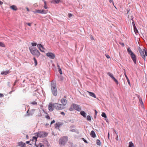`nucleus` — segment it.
I'll return each instance as SVG.
<instances>
[{"mask_svg":"<svg viewBox=\"0 0 147 147\" xmlns=\"http://www.w3.org/2000/svg\"><path fill=\"white\" fill-rule=\"evenodd\" d=\"M128 53L130 55V57L135 64H136V55L133 53L129 48H127Z\"/></svg>","mask_w":147,"mask_h":147,"instance_id":"1","label":"nucleus"},{"mask_svg":"<svg viewBox=\"0 0 147 147\" xmlns=\"http://www.w3.org/2000/svg\"><path fill=\"white\" fill-rule=\"evenodd\" d=\"M138 50L142 57L145 61L146 56H147V50L145 49L142 50L140 47L139 48Z\"/></svg>","mask_w":147,"mask_h":147,"instance_id":"2","label":"nucleus"},{"mask_svg":"<svg viewBox=\"0 0 147 147\" xmlns=\"http://www.w3.org/2000/svg\"><path fill=\"white\" fill-rule=\"evenodd\" d=\"M29 49L30 52L33 55L36 56L37 57H39L40 53L37 49H33L30 47H29Z\"/></svg>","mask_w":147,"mask_h":147,"instance_id":"3","label":"nucleus"},{"mask_svg":"<svg viewBox=\"0 0 147 147\" xmlns=\"http://www.w3.org/2000/svg\"><path fill=\"white\" fill-rule=\"evenodd\" d=\"M51 86L52 93L54 96H56L57 95V92L56 84L51 83Z\"/></svg>","mask_w":147,"mask_h":147,"instance_id":"4","label":"nucleus"},{"mask_svg":"<svg viewBox=\"0 0 147 147\" xmlns=\"http://www.w3.org/2000/svg\"><path fill=\"white\" fill-rule=\"evenodd\" d=\"M68 138L67 137L64 136L61 138L59 140V144L61 145H65L67 141Z\"/></svg>","mask_w":147,"mask_h":147,"instance_id":"5","label":"nucleus"},{"mask_svg":"<svg viewBox=\"0 0 147 147\" xmlns=\"http://www.w3.org/2000/svg\"><path fill=\"white\" fill-rule=\"evenodd\" d=\"M54 105H55V108L56 109L61 110L65 108L64 106L60 104L54 103Z\"/></svg>","mask_w":147,"mask_h":147,"instance_id":"6","label":"nucleus"},{"mask_svg":"<svg viewBox=\"0 0 147 147\" xmlns=\"http://www.w3.org/2000/svg\"><path fill=\"white\" fill-rule=\"evenodd\" d=\"M37 139V137L35 136L33 137L32 139L30 140L31 142L30 144V145H34L36 146Z\"/></svg>","mask_w":147,"mask_h":147,"instance_id":"7","label":"nucleus"},{"mask_svg":"<svg viewBox=\"0 0 147 147\" xmlns=\"http://www.w3.org/2000/svg\"><path fill=\"white\" fill-rule=\"evenodd\" d=\"M46 55L50 59H54L55 58V54L51 52H49L47 53Z\"/></svg>","mask_w":147,"mask_h":147,"instance_id":"8","label":"nucleus"},{"mask_svg":"<svg viewBox=\"0 0 147 147\" xmlns=\"http://www.w3.org/2000/svg\"><path fill=\"white\" fill-rule=\"evenodd\" d=\"M72 107H74V110H75L78 111H80L81 110V108L79 106L75 104H72Z\"/></svg>","mask_w":147,"mask_h":147,"instance_id":"9","label":"nucleus"},{"mask_svg":"<svg viewBox=\"0 0 147 147\" xmlns=\"http://www.w3.org/2000/svg\"><path fill=\"white\" fill-rule=\"evenodd\" d=\"M53 108H55V105L54 103H52V102H50L49 103L48 105V109L49 111H52L53 110Z\"/></svg>","mask_w":147,"mask_h":147,"instance_id":"10","label":"nucleus"},{"mask_svg":"<svg viewBox=\"0 0 147 147\" xmlns=\"http://www.w3.org/2000/svg\"><path fill=\"white\" fill-rule=\"evenodd\" d=\"M37 47L41 52H45V49L40 44H38L37 45Z\"/></svg>","mask_w":147,"mask_h":147,"instance_id":"11","label":"nucleus"},{"mask_svg":"<svg viewBox=\"0 0 147 147\" xmlns=\"http://www.w3.org/2000/svg\"><path fill=\"white\" fill-rule=\"evenodd\" d=\"M45 133L42 132H40L38 133L37 137H44L46 136V135H45Z\"/></svg>","mask_w":147,"mask_h":147,"instance_id":"12","label":"nucleus"},{"mask_svg":"<svg viewBox=\"0 0 147 147\" xmlns=\"http://www.w3.org/2000/svg\"><path fill=\"white\" fill-rule=\"evenodd\" d=\"M61 102L62 104V105L63 106H65L67 104V100L64 98H62L61 99Z\"/></svg>","mask_w":147,"mask_h":147,"instance_id":"13","label":"nucleus"},{"mask_svg":"<svg viewBox=\"0 0 147 147\" xmlns=\"http://www.w3.org/2000/svg\"><path fill=\"white\" fill-rule=\"evenodd\" d=\"M9 73V70H7L1 72V74L3 75H6Z\"/></svg>","mask_w":147,"mask_h":147,"instance_id":"14","label":"nucleus"},{"mask_svg":"<svg viewBox=\"0 0 147 147\" xmlns=\"http://www.w3.org/2000/svg\"><path fill=\"white\" fill-rule=\"evenodd\" d=\"M124 72H125V73H124V75H125V76L127 80V82H128V84L129 85H130V81H129V80L127 76L126 75V73H125V69H124Z\"/></svg>","mask_w":147,"mask_h":147,"instance_id":"15","label":"nucleus"},{"mask_svg":"<svg viewBox=\"0 0 147 147\" xmlns=\"http://www.w3.org/2000/svg\"><path fill=\"white\" fill-rule=\"evenodd\" d=\"M91 136L93 138H95L96 137V135L94 131H92L90 133Z\"/></svg>","mask_w":147,"mask_h":147,"instance_id":"16","label":"nucleus"},{"mask_svg":"<svg viewBox=\"0 0 147 147\" xmlns=\"http://www.w3.org/2000/svg\"><path fill=\"white\" fill-rule=\"evenodd\" d=\"M87 92L89 93V95L90 96H92L95 98H96V95L94 93L91 92H89L88 91H87Z\"/></svg>","mask_w":147,"mask_h":147,"instance_id":"17","label":"nucleus"},{"mask_svg":"<svg viewBox=\"0 0 147 147\" xmlns=\"http://www.w3.org/2000/svg\"><path fill=\"white\" fill-rule=\"evenodd\" d=\"M10 8L16 11L18 9L16 6L13 5L10 7Z\"/></svg>","mask_w":147,"mask_h":147,"instance_id":"18","label":"nucleus"},{"mask_svg":"<svg viewBox=\"0 0 147 147\" xmlns=\"http://www.w3.org/2000/svg\"><path fill=\"white\" fill-rule=\"evenodd\" d=\"M81 115L84 117H86V113L83 111H82L80 112Z\"/></svg>","mask_w":147,"mask_h":147,"instance_id":"19","label":"nucleus"},{"mask_svg":"<svg viewBox=\"0 0 147 147\" xmlns=\"http://www.w3.org/2000/svg\"><path fill=\"white\" fill-rule=\"evenodd\" d=\"M62 124L60 123H57L55 125V127H59L60 125H61Z\"/></svg>","mask_w":147,"mask_h":147,"instance_id":"20","label":"nucleus"},{"mask_svg":"<svg viewBox=\"0 0 147 147\" xmlns=\"http://www.w3.org/2000/svg\"><path fill=\"white\" fill-rule=\"evenodd\" d=\"M42 1L44 2V8L45 9H47L48 8V7L47 6V3L46 1L44 0H42Z\"/></svg>","mask_w":147,"mask_h":147,"instance_id":"21","label":"nucleus"},{"mask_svg":"<svg viewBox=\"0 0 147 147\" xmlns=\"http://www.w3.org/2000/svg\"><path fill=\"white\" fill-rule=\"evenodd\" d=\"M41 9H38L36 10L35 11H33V12L35 13H41Z\"/></svg>","mask_w":147,"mask_h":147,"instance_id":"22","label":"nucleus"},{"mask_svg":"<svg viewBox=\"0 0 147 147\" xmlns=\"http://www.w3.org/2000/svg\"><path fill=\"white\" fill-rule=\"evenodd\" d=\"M138 98L140 101V104H141V105L142 106L143 103L142 98L140 96L138 97Z\"/></svg>","mask_w":147,"mask_h":147,"instance_id":"23","label":"nucleus"},{"mask_svg":"<svg viewBox=\"0 0 147 147\" xmlns=\"http://www.w3.org/2000/svg\"><path fill=\"white\" fill-rule=\"evenodd\" d=\"M129 145L128 147H132L134 146V144L131 142H129Z\"/></svg>","mask_w":147,"mask_h":147,"instance_id":"24","label":"nucleus"},{"mask_svg":"<svg viewBox=\"0 0 147 147\" xmlns=\"http://www.w3.org/2000/svg\"><path fill=\"white\" fill-rule=\"evenodd\" d=\"M45 117L48 120L50 119L49 116L47 113H46V115H45Z\"/></svg>","mask_w":147,"mask_h":147,"instance_id":"25","label":"nucleus"},{"mask_svg":"<svg viewBox=\"0 0 147 147\" xmlns=\"http://www.w3.org/2000/svg\"><path fill=\"white\" fill-rule=\"evenodd\" d=\"M52 1L54 3H59L60 1V0H52Z\"/></svg>","mask_w":147,"mask_h":147,"instance_id":"26","label":"nucleus"},{"mask_svg":"<svg viewBox=\"0 0 147 147\" xmlns=\"http://www.w3.org/2000/svg\"><path fill=\"white\" fill-rule=\"evenodd\" d=\"M0 46L5 47V46L3 42H0Z\"/></svg>","mask_w":147,"mask_h":147,"instance_id":"27","label":"nucleus"},{"mask_svg":"<svg viewBox=\"0 0 147 147\" xmlns=\"http://www.w3.org/2000/svg\"><path fill=\"white\" fill-rule=\"evenodd\" d=\"M107 74L109 76L112 78H113V77H114L113 76V74L111 73L110 72H108L107 73Z\"/></svg>","mask_w":147,"mask_h":147,"instance_id":"28","label":"nucleus"},{"mask_svg":"<svg viewBox=\"0 0 147 147\" xmlns=\"http://www.w3.org/2000/svg\"><path fill=\"white\" fill-rule=\"evenodd\" d=\"M112 79L116 83V84H118V81L114 77H113V78Z\"/></svg>","mask_w":147,"mask_h":147,"instance_id":"29","label":"nucleus"},{"mask_svg":"<svg viewBox=\"0 0 147 147\" xmlns=\"http://www.w3.org/2000/svg\"><path fill=\"white\" fill-rule=\"evenodd\" d=\"M101 115L102 117H104L105 118H106L107 117L106 114L104 112L102 113Z\"/></svg>","mask_w":147,"mask_h":147,"instance_id":"30","label":"nucleus"},{"mask_svg":"<svg viewBox=\"0 0 147 147\" xmlns=\"http://www.w3.org/2000/svg\"><path fill=\"white\" fill-rule=\"evenodd\" d=\"M74 110V108L73 107H72V104L71 107L69 109V110L70 111H73Z\"/></svg>","mask_w":147,"mask_h":147,"instance_id":"31","label":"nucleus"},{"mask_svg":"<svg viewBox=\"0 0 147 147\" xmlns=\"http://www.w3.org/2000/svg\"><path fill=\"white\" fill-rule=\"evenodd\" d=\"M33 59H34V63H35V65L36 66V65H37V60H36V59L35 57H34L33 58Z\"/></svg>","mask_w":147,"mask_h":147,"instance_id":"32","label":"nucleus"},{"mask_svg":"<svg viewBox=\"0 0 147 147\" xmlns=\"http://www.w3.org/2000/svg\"><path fill=\"white\" fill-rule=\"evenodd\" d=\"M134 30L136 34H137L138 32V30L136 27H134Z\"/></svg>","mask_w":147,"mask_h":147,"instance_id":"33","label":"nucleus"},{"mask_svg":"<svg viewBox=\"0 0 147 147\" xmlns=\"http://www.w3.org/2000/svg\"><path fill=\"white\" fill-rule=\"evenodd\" d=\"M96 143L98 145H100V141L98 140H97L96 141Z\"/></svg>","mask_w":147,"mask_h":147,"instance_id":"34","label":"nucleus"},{"mask_svg":"<svg viewBox=\"0 0 147 147\" xmlns=\"http://www.w3.org/2000/svg\"><path fill=\"white\" fill-rule=\"evenodd\" d=\"M47 12L45 10L43 9L41 10V13L42 14H46L47 13Z\"/></svg>","mask_w":147,"mask_h":147,"instance_id":"35","label":"nucleus"},{"mask_svg":"<svg viewBox=\"0 0 147 147\" xmlns=\"http://www.w3.org/2000/svg\"><path fill=\"white\" fill-rule=\"evenodd\" d=\"M31 104L33 105H36L37 104V103L35 101H34L32 102H31Z\"/></svg>","mask_w":147,"mask_h":147,"instance_id":"36","label":"nucleus"},{"mask_svg":"<svg viewBox=\"0 0 147 147\" xmlns=\"http://www.w3.org/2000/svg\"><path fill=\"white\" fill-rule=\"evenodd\" d=\"M87 119L89 121H90L91 120V118L90 116L88 115L87 117Z\"/></svg>","mask_w":147,"mask_h":147,"instance_id":"37","label":"nucleus"},{"mask_svg":"<svg viewBox=\"0 0 147 147\" xmlns=\"http://www.w3.org/2000/svg\"><path fill=\"white\" fill-rule=\"evenodd\" d=\"M59 69V72L60 74H62V71H61V68H59V69Z\"/></svg>","mask_w":147,"mask_h":147,"instance_id":"38","label":"nucleus"},{"mask_svg":"<svg viewBox=\"0 0 147 147\" xmlns=\"http://www.w3.org/2000/svg\"><path fill=\"white\" fill-rule=\"evenodd\" d=\"M32 23H26V24L28 25L29 26H31V25Z\"/></svg>","mask_w":147,"mask_h":147,"instance_id":"39","label":"nucleus"},{"mask_svg":"<svg viewBox=\"0 0 147 147\" xmlns=\"http://www.w3.org/2000/svg\"><path fill=\"white\" fill-rule=\"evenodd\" d=\"M36 43H32V45L33 46H36Z\"/></svg>","mask_w":147,"mask_h":147,"instance_id":"40","label":"nucleus"},{"mask_svg":"<svg viewBox=\"0 0 147 147\" xmlns=\"http://www.w3.org/2000/svg\"><path fill=\"white\" fill-rule=\"evenodd\" d=\"M109 2L110 3H112L113 4V5H114V2L113 0H109Z\"/></svg>","mask_w":147,"mask_h":147,"instance_id":"41","label":"nucleus"},{"mask_svg":"<svg viewBox=\"0 0 147 147\" xmlns=\"http://www.w3.org/2000/svg\"><path fill=\"white\" fill-rule=\"evenodd\" d=\"M30 142H31V141H30V140L29 141H26V143L27 144H29L30 145Z\"/></svg>","mask_w":147,"mask_h":147,"instance_id":"42","label":"nucleus"},{"mask_svg":"<svg viewBox=\"0 0 147 147\" xmlns=\"http://www.w3.org/2000/svg\"><path fill=\"white\" fill-rule=\"evenodd\" d=\"M106 57L108 58V59H109V58H110V57L108 55H106Z\"/></svg>","mask_w":147,"mask_h":147,"instance_id":"43","label":"nucleus"},{"mask_svg":"<svg viewBox=\"0 0 147 147\" xmlns=\"http://www.w3.org/2000/svg\"><path fill=\"white\" fill-rule=\"evenodd\" d=\"M55 121L53 120L51 123V125L52 124L55 123Z\"/></svg>","mask_w":147,"mask_h":147,"instance_id":"44","label":"nucleus"},{"mask_svg":"<svg viewBox=\"0 0 147 147\" xmlns=\"http://www.w3.org/2000/svg\"><path fill=\"white\" fill-rule=\"evenodd\" d=\"M83 140V141H84V142L86 143H87L88 142H87V141L85 140V139H84V138H83L82 139Z\"/></svg>","mask_w":147,"mask_h":147,"instance_id":"45","label":"nucleus"},{"mask_svg":"<svg viewBox=\"0 0 147 147\" xmlns=\"http://www.w3.org/2000/svg\"><path fill=\"white\" fill-rule=\"evenodd\" d=\"M61 115H65V113L63 112H62L61 113Z\"/></svg>","mask_w":147,"mask_h":147,"instance_id":"46","label":"nucleus"},{"mask_svg":"<svg viewBox=\"0 0 147 147\" xmlns=\"http://www.w3.org/2000/svg\"><path fill=\"white\" fill-rule=\"evenodd\" d=\"M72 16V15L71 14V13L69 14V17L70 18Z\"/></svg>","mask_w":147,"mask_h":147,"instance_id":"47","label":"nucleus"},{"mask_svg":"<svg viewBox=\"0 0 147 147\" xmlns=\"http://www.w3.org/2000/svg\"><path fill=\"white\" fill-rule=\"evenodd\" d=\"M3 95L2 94H0V97H3Z\"/></svg>","mask_w":147,"mask_h":147,"instance_id":"48","label":"nucleus"},{"mask_svg":"<svg viewBox=\"0 0 147 147\" xmlns=\"http://www.w3.org/2000/svg\"><path fill=\"white\" fill-rule=\"evenodd\" d=\"M57 67H58V69H59V68H60V66L59 65H58V64H57Z\"/></svg>","mask_w":147,"mask_h":147,"instance_id":"49","label":"nucleus"},{"mask_svg":"<svg viewBox=\"0 0 147 147\" xmlns=\"http://www.w3.org/2000/svg\"><path fill=\"white\" fill-rule=\"evenodd\" d=\"M132 25H133V26H134V25H135V24H134V21H133L132 22Z\"/></svg>","mask_w":147,"mask_h":147,"instance_id":"50","label":"nucleus"},{"mask_svg":"<svg viewBox=\"0 0 147 147\" xmlns=\"http://www.w3.org/2000/svg\"><path fill=\"white\" fill-rule=\"evenodd\" d=\"M26 9L28 11H29V9H28V7H26Z\"/></svg>","mask_w":147,"mask_h":147,"instance_id":"51","label":"nucleus"},{"mask_svg":"<svg viewBox=\"0 0 147 147\" xmlns=\"http://www.w3.org/2000/svg\"><path fill=\"white\" fill-rule=\"evenodd\" d=\"M3 4V2L0 1V5H2Z\"/></svg>","mask_w":147,"mask_h":147,"instance_id":"52","label":"nucleus"},{"mask_svg":"<svg viewBox=\"0 0 147 147\" xmlns=\"http://www.w3.org/2000/svg\"><path fill=\"white\" fill-rule=\"evenodd\" d=\"M108 138H109V132L108 133Z\"/></svg>","mask_w":147,"mask_h":147,"instance_id":"53","label":"nucleus"},{"mask_svg":"<svg viewBox=\"0 0 147 147\" xmlns=\"http://www.w3.org/2000/svg\"><path fill=\"white\" fill-rule=\"evenodd\" d=\"M16 81L15 82H14V85H15V84H16Z\"/></svg>","mask_w":147,"mask_h":147,"instance_id":"54","label":"nucleus"},{"mask_svg":"<svg viewBox=\"0 0 147 147\" xmlns=\"http://www.w3.org/2000/svg\"><path fill=\"white\" fill-rule=\"evenodd\" d=\"M42 146L44 147V145H42L40 146V147H42Z\"/></svg>","mask_w":147,"mask_h":147,"instance_id":"55","label":"nucleus"},{"mask_svg":"<svg viewBox=\"0 0 147 147\" xmlns=\"http://www.w3.org/2000/svg\"><path fill=\"white\" fill-rule=\"evenodd\" d=\"M95 113L96 114L97 113V112L96 110H95Z\"/></svg>","mask_w":147,"mask_h":147,"instance_id":"56","label":"nucleus"},{"mask_svg":"<svg viewBox=\"0 0 147 147\" xmlns=\"http://www.w3.org/2000/svg\"><path fill=\"white\" fill-rule=\"evenodd\" d=\"M22 144H23L24 145H25V144L24 143H22Z\"/></svg>","mask_w":147,"mask_h":147,"instance_id":"57","label":"nucleus"},{"mask_svg":"<svg viewBox=\"0 0 147 147\" xmlns=\"http://www.w3.org/2000/svg\"><path fill=\"white\" fill-rule=\"evenodd\" d=\"M118 138V136H117V139H116L117 140V138Z\"/></svg>","mask_w":147,"mask_h":147,"instance_id":"58","label":"nucleus"},{"mask_svg":"<svg viewBox=\"0 0 147 147\" xmlns=\"http://www.w3.org/2000/svg\"><path fill=\"white\" fill-rule=\"evenodd\" d=\"M128 12H129V11H128H128H127V13Z\"/></svg>","mask_w":147,"mask_h":147,"instance_id":"59","label":"nucleus"},{"mask_svg":"<svg viewBox=\"0 0 147 147\" xmlns=\"http://www.w3.org/2000/svg\"><path fill=\"white\" fill-rule=\"evenodd\" d=\"M133 20V18H132L131 19V20Z\"/></svg>","mask_w":147,"mask_h":147,"instance_id":"60","label":"nucleus"}]
</instances>
